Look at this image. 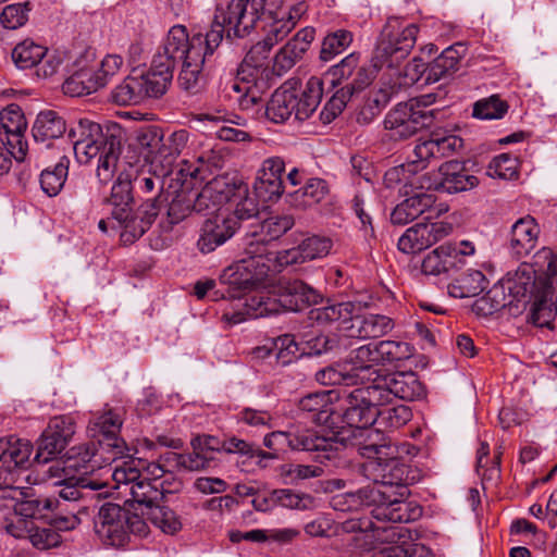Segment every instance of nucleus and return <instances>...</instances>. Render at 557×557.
Segmentation results:
<instances>
[{
	"mask_svg": "<svg viewBox=\"0 0 557 557\" xmlns=\"http://www.w3.org/2000/svg\"><path fill=\"white\" fill-rule=\"evenodd\" d=\"M25 496L26 498L16 500L13 511L27 520L45 517V511L50 510L54 504L53 499L48 497H33L28 493Z\"/></svg>",
	"mask_w": 557,
	"mask_h": 557,
	"instance_id": "56",
	"label": "nucleus"
},
{
	"mask_svg": "<svg viewBox=\"0 0 557 557\" xmlns=\"http://www.w3.org/2000/svg\"><path fill=\"white\" fill-rule=\"evenodd\" d=\"M333 392H318L308 394L298 403V409L307 414L312 422L335 428V408L332 401Z\"/></svg>",
	"mask_w": 557,
	"mask_h": 557,
	"instance_id": "31",
	"label": "nucleus"
},
{
	"mask_svg": "<svg viewBox=\"0 0 557 557\" xmlns=\"http://www.w3.org/2000/svg\"><path fill=\"white\" fill-rule=\"evenodd\" d=\"M269 0H220L210 30L203 35L210 51H215L223 40L245 37L264 15Z\"/></svg>",
	"mask_w": 557,
	"mask_h": 557,
	"instance_id": "5",
	"label": "nucleus"
},
{
	"mask_svg": "<svg viewBox=\"0 0 557 557\" xmlns=\"http://www.w3.org/2000/svg\"><path fill=\"white\" fill-rule=\"evenodd\" d=\"M380 406L384 405L372 383L355 388L346 395L341 412L335 410V425L342 419L347 426H342L332 436H326L334 444V458L337 457L339 446H350L359 451L362 446L358 444L359 442L362 443L370 432H380L370 428L380 417Z\"/></svg>",
	"mask_w": 557,
	"mask_h": 557,
	"instance_id": "3",
	"label": "nucleus"
},
{
	"mask_svg": "<svg viewBox=\"0 0 557 557\" xmlns=\"http://www.w3.org/2000/svg\"><path fill=\"white\" fill-rule=\"evenodd\" d=\"M540 226L535 219L525 215L517 220L507 236L508 249L517 259L528 256L536 247Z\"/></svg>",
	"mask_w": 557,
	"mask_h": 557,
	"instance_id": "28",
	"label": "nucleus"
},
{
	"mask_svg": "<svg viewBox=\"0 0 557 557\" xmlns=\"http://www.w3.org/2000/svg\"><path fill=\"white\" fill-rule=\"evenodd\" d=\"M391 94L386 89H377L368 96L357 114V121L361 124H370L387 106Z\"/></svg>",
	"mask_w": 557,
	"mask_h": 557,
	"instance_id": "55",
	"label": "nucleus"
},
{
	"mask_svg": "<svg viewBox=\"0 0 557 557\" xmlns=\"http://www.w3.org/2000/svg\"><path fill=\"white\" fill-rule=\"evenodd\" d=\"M311 351L315 355H321L327 351L348 349L351 345L348 341L347 333L337 334H321L308 341Z\"/></svg>",
	"mask_w": 557,
	"mask_h": 557,
	"instance_id": "63",
	"label": "nucleus"
},
{
	"mask_svg": "<svg viewBox=\"0 0 557 557\" xmlns=\"http://www.w3.org/2000/svg\"><path fill=\"white\" fill-rule=\"evenodd\" d=\"M362 441L361 450L358 451L367 458L362 463V471L374 483L373 486L366 488H382L389 493L399 492V495H408V469L397 458V447L382 432H370Z\"/></svg>",
	"mask_w": 557,
	"mask_h": 557,
	"instance_id": "4",
	"label": "nucleus"
},
{
	"mask_svg": "<svg viewBox=\"0 0 557 557\" xmlns=\"http://www.w3.org/2000/svg\"><path fill=\"white\" fill-rule=\"evenodd\" d=\"M406 496L382 488H360L355 493H346L343 497L349 510L360 506H374L372 515L376 520L407 523L419 519L422 508L413 502H408Z\"/></svg>",
	"mask_w": 557,
	"mask_h": 557,
	"instance_id": "8",
	"label": "nucleus"
},
{
	"mask_svg": "<svg viewBox=\"0 0 557 557\" xmlns=\"http://www.w3.org/2000/svg\"><path fill=\"white\" fill-rule=\"evenodd\" d=\"M238 227L237 221L218 212L213 218L206 220L201 227L200 237L197 246L202 253H209L216 247L223 245L230 239Z\"/></svg>",
	"mask_w": 557,
	"mask_h": 557,
	"instance_id": "27",
	"label": "nucleus"
},
{
	"mask_svg": "<svg viewBox=\"0 0 557 557\" xmlns=\"http://www.w3.org/2000/svg\"><path fill=\"white\" fill-rule=\"evenodd\" d=\"M271 49L272 48L268 47L263 40L253 45L240 64L239 75L246 78V74H248L252 81H257L261 75V70L265 64Z\"/></svg>",
	"mask_w": 557,
	"mask_h": 557,
	"instance_id": "50",
	"label": "nucleus"
},
{
	"mask_svg": "<svg viewBox=\"0 0 557 557\" xmlns=\"http://www.w3.org/2000/svg\"><path fill=\"white\" fill-rule=\"evenodd\" d=\"M76 433V421L70 414L55 416L50 419L44 431L34 460L48 462L72 442Z\"/></svg>",
	"mask_w": 557,
	"mask_h": 557,
	"instance_id": "18",
	"label": "nucleus"
},
{
	"mask_svg": "<svg viewBox=\"0 0 557 557\" xmlns=\"http://www.w3.org/2000/svg\"><path fill=\"white\" fill-rule=\"evenodd\" d=\"M355 306L351 302L331 304L313 308L309 311V319L321 325L337 322L339 331L345 333V326L349 325Z\"/></svg>",
	"mask_w": 557,
	"mask_h": 557,
	"instance_id": "40",
	"label": "nucleus"
},
{
	"mask_svg": "<svg viewBox=\"0 0 557 557\" xmlns=\"http://www.w3.org/2000/svg\"><path fill=\"white\" fill-rule=\"evenodd\" d=\"M453 227L445 222L417 223L406 230L398 239V249L405 253H417L435 245L450 234Z\"/></svg>",
	"mask_w": 557,
	"mask_h": 557,
	"instance_id": "25",
	"label": "nucleus"
},
{
	"mask_svg": "<svg viewBox=\"0 0 557 557\" xmlns=\"http://www.w3.org/2000/svg\"><path fill=\"white\" fill-rule=\"evenodd\" d=\"M329 194V187L322 178H310L306 184L292 191H287V201L294 207L306 208L322 201Z\"/></svg>",
	"mask_w": 557,
	"mask_h": 557,
	"instance_id": "44",
	"label": "nucleus"
},
{
	"mask_svg": "<svg viewBox=\"0 0 557 557\" xmlns=\"http://www.w3.org/2000/svg\"><path fill=\"white\" fill-rule=\"evenodd\" d=\"M420 170H422L421 164L417 158L406 164L394 166L385 172L383 177L384 185L387 188H395L398 184H404L400 193L403 195H408L409 188H413V186L420 184L419 182H424L426 178H430L428 174L411 177V175L416 174Z\"/></svg>",
	"mask_w": 557,
	"mask_h": 557,
	"instance_id": "41",
	"label": "nucleus"
},
{
	"mask_svg": "<svg viewBox=\"0 0 557 557\" xmlns=\"http://www.w3.org/2000/svg\"><path fill=\"white\" fill-rule=\"evenodd\" d=\"M280 313V304L276 302L274 288L271 292L252 290L238 297L234 311L224 312L223 319L232 325L244 322L246 319H258Z\"/></svg>",
	"mask_w": 557,
	"mask_h": 557,
	"instance_id": "21",
	"label": "nucleus"
},
{
	"mask_svg": "<svg viewBox=\"0 0 557 557\" xmlns=\"http://www.w3.org/2000/svg\"><path fill=\"white\" fill-rule=\"evenodd\" d=\"M263 444L276 456L293 449L313 453L314 459L321 463L334 459L332 441L313 430H301L296 433L275 431L264 436Z\"/></svg>",
	"mask_w": 557,
	"mask_h": 557,
	"instance_id": "13",
	"label": "nucleus"
},
{
	"mask_svg": "<svg viewBox=\"0 0 557 557\" xmlns=\"http://www.w3.org/2000/svg\"><path fill=\"white\" fill-rule=\"evenodd\" d=\"M33 445L27 440L10 436L0 438V488L11 484L9 476L16 469H26L30 465Z\"/></svg>",
	"mask_w": 557,
	"mask_h": 557,
	"instance_id": "26",
	"label": "nucleus"
},
{
	"mask_svg": "<svg viewBox=\"0 0 557 557\" xmlns=\"http://www.w3.org/2000/svg\"><path fill=\"white\" fill-rule=\"evenodd\" d=\"M466 46L457 42L443 50V52L430 63L426 84L436 83L446 76L451 75L459 69L462 55L466 53Z\"/></svg>",
	"mask_w": 557,
	"mask_h": 557,
	"instance_id": "37",
	"label": "nucleus"
},
{
	"mask_svg": "<svg viewBox=\"0 0 557 557\" xmlns=\"http://www.w3.org/2000/svg\"><path fill=\"white\" fill-rule=\"evenodd\" d=\"M352 39V33L346 29H337L327 34L322 41L320 59L324 62L333 60L350 46Z\"/></svg>",
	"mask_w": 557,
	"mask_h": 557,
	"instance_id": "52",
	"label": "nucleus"
},
{
	"mask_svg": "<svg viewBox=\"0 0 557 557\" xmlns=\"http://www.w3.org/2000/svg\"><path fill=\"white\" fill-rule=\"evenodd\" d=\"M247 185L236 175L222 174L209 181L202 189L193 190L194 211L197 213L220 212L221 206L232 201L234 195H244Z\"/></svg>",
	"mask_w": 557,
	"mask_h": 557,
	"instance_id": "14",
	"label": "nucleus"
},
{
	"mask_svg": "<svg viewBox=\"0 0 557 557\" xmlns=\"http://www.w3.org/2000/svg\"><path fill=\"white\" fill-rule=\"evenodd\" d=\"M134 461H124L121 466H116L112 471V479L116 487L124 485L128 487V492L135 503L144 505L148 508L159 504L166 494L176 493L182 488V482L173 479L156 483L133 466Z\"/></svg>",
	"mask_w": 557,
	"mask_h": 557,
	"instance_id": "10",
	"label": "nucleus"
},
{
	"mask_svg": "<svg viewBox=\"0 0 557 557\" xmlns=\"http://www.w3.org/2000/svg\"><path fill=\"white\" fill-rule=\"evenodd\" d=\"M169 171H161L160 166H150V172L144 175H133L137 188L144 194H151L158 191L154 197L162 196V201L159 203L160 209L169 201V196L163 191L164 178L170 175Z\"/></svg>",
	"mask_w": 557,
	"mask_h": 557,
	"instance_id": "48",
	"label": "nucleus"
},
{
	"mask_svg": "<svg viewBox=\"0 0 557 557\" xmlns=\"http://www.w3.org/2000/svg\"><path fill=\"white\" fill-rule=\"evenodd\" d=\"M270 22L265 25V35L262 39L268 47L273 48L283 40L294 28L293 23L285 20V14L278 16L277 12L267 13Z\"/></svg>",
	"mask_w": 557,
	"mask_h": 557,
	"instance_id": "59",
	"label": "nucleus"
},
{
	"mask_svg": "<svg viewBox=\"0 0 557 557\" xmlns=\"http://www.w3.org/2000/svg\"><path fill=\"white\" fill-rule=\"evenodd\" d=\"M176 47L170 42H164L157 53L153 55L149 71L138 76L139 84L143 89L144 99L159 98L165 94L173 78V61L171 53H178ZM172 57V59H174Z\"/></svg>",
	"mask_w": 557,
	"mask_h": 557,
	"instance_id": "17",
	"label": "nucleus"
},
{
	"mask_svg": "<svg viewBox=\"0 0 557 557\" xmlns=\"http://www.w3.org/2000/svg\"><path fill=\"white\" fill-rule=\"evenodd\" d=\"M180 51L175 53L173 61V70L178 62H182V70L178 75L180 87L188 94H197L203 86L202 70L206 63L211 62L214 51H210L208 42L202 34H196L191 38L188 37L186 27L183 25H174L168 33L164 42H170ZM169 57H174L171 53Z\"/></svg>",
	"mask_w": 557,
	"mask_h": 557,
	"instance_id": "6",
	"label": "nucleus"
},
{
	"mask_svg": "<svg viewBox=\"0 0 557 557\" xmlns=\"http://www.w3.org/2000/svg\"><path fill=\"white\" fill-rule=\"evenodd\" d=\"M456 256L451 244L445 243L424 257L421 265L422 272L428 275H440L459 269Z\"/></svg>",
	"mask_w": 557,
	"mask_h": 557,
	"instance_id": "42",
	"label": "nucleus"
},
{
	"mask_svg": "<svg viewBox=\"0 0 557 557\" xmlns=\"http://www.w3.org/2000/svg\"><path fill=\"white\" fill-rule=\"evenodd\" d=\"M462 146L463 140L456 135L440 137L433 134L430 139L416 145L413 154L421 164V169H424L425 162L431 158H447L460 150Z\"/></svg>",
	"mask_w": 557,
	"mask_h": 557,
	"instance_id": "34",
	"label": "nucleus"
},
{
	"mask_svg": "<svg viewBox=\"0 0 557 557\" xmlns=\"http://www.w3.org/2000/svg\"><path fill=\"white\" fill-rule=\"evenodd\" d=\"M66 131L64 119L55 111H41L33 125V136L36 141L46 143L61 137Z\"/></svg>",
	"mask_w": 557,
	"mask_h": 557,
	"instance_id": "43",
	"label": "nucleus"
},
{
	"mask_svg": "<svg viewBox=\"0 0 557 557\" xmlns=\"http://www.w3.org/2000/svg\"><path fill=\"white\" fill-rule=\"evenodd\" d=\"M162 134L163 129L156 125L139 127L135 133V140L150 166H152V157L159 148Z\"/></svg>",
	"mask_w": 557,
	"mask_h": 557,
	"instance_id": "57",
	"label": "nucleus"
},
{
	"mask_svg": "<svg viewBox=\"0 0 557 557\" xmlns=\"http://www.w3.org/2000/svg\"><path fill=\"white\" fill-rule=\"evenodd\" d=\"M281 311H300L322 301V294L300 280L282 277L273 286Z\"/></svg>",
	"mask_w": 557,
	"mask_h": 557,
	"instance_id": "23",
	"label": "nucleus"
},
{
	"mask_svg": "<svg viewBox=\"0 0 557 557\" xmlns=\"http://www.w3.org/2000/svg\"><path fill=\"white\" fill-rule=\"evenodd\" d=\"M108 453L96 447L94 443L82 444L70 448L61 461H57L49 468V472L73 473L84 476L101 468L102 463H111L107 460Z\"/></svg>",
	"mask_w": 557,
	"mask_h": 557,
	"instance_id": "20",
	"label": "nucleus"
},
{
	"mask_svg": "<svg viewBox=\"0 0 557 557\" xmlns=\"http://www.w3.org/2000/svg\"><path fill=\"white\" fill-rule=\"evenodd\" d=\"M148 519L153 525L166 534H174L181 530L182 523L176 513L166 506L157 504L147 512Z\"/></svg>",
	"mask_w": 557,
	"mask_h": 557,
	"instance_id": "58",
	"label": "nucleus"
},
{
	"mask_svg": "<svg viewBox=\"0 0 557 557\" xmlns=\"http://www.w3.org/2000/svg\"><path fill=\"white\" fill-rule=\"evenodd\" d=\"M51 476H58L60 480L55 485H61L62 488L59 495L62 499L69 502H77L86 497V491H98L104 487V484L98 481L90 480L85 476H76L69 473L50 472Z\"/></svg>",
	"mask_w": 557,
	"mask_h": 557,
	"instance_id": "38",
	"label": "nucleus"
},
{
	"mask_svg": "<svg viewBox=\"0 0 557 557\" xmlns=\"http://www.w3.org/2000/svg\"><path fill=\"white\" fill-rule=\"evenodd\" d=\"M417 24L404 25L398 17H391L384 25L375 51V67H394L406 59L417 41Z\"/></svg>",
	"mask_w": 557,
	"mask_h": 557,
	"instance_id": "11",
	"label": "nucleus"
},
{
	"mask_svg": "<svg viewBox=\"0 0 557 557\" xmlns=\"http://www.w3.org/2000/svg\"><path fill=\"white\" fill-rule=\"evenodd\" d=\"M271 49L272 48L268 47L263 40L253 45L240 64L239 75L246 78V74H248L252 81H257L261 75V70L265 64Z\"/></svg>",
	"mask_w": 557,
	"mask_h": 557,
	"instance_id": "49",
	"label": "nucleus"
},
{
	"mask_svg": "<svg viewBox=\"0 0 557 557\" xmlns=\"http://www.w3.org/2000/svg\"><path fill=\"white\" fill-rule=\"evenodd\" d=\"M433 100V95H425L397 103L384 119L385 129L389 131L394 138L407 139L419 131L430 127L434 121V111L429 110L428 107Z\"/></svg>",
	"mask_w": 557,
	"mask_h": 557,
	"instance_id": "12",
	"label": "nucleus"
},
{
	"mask_svg": "<svg viewBox=\"0 0 557 557\" xmlns=\"http://www.w3.org/2000/svg\"><path fill=\"white\" fill-rule=\"evenodd\" d=\"M27 122L17 104H10L0 113V141L10 147V153L13 158L22 162L27 152V143L24 140V134Z\"/></svg>",
	"mask_w": 557,
	"mask_h": 557,
	"instance_id": "24",
	"label": "nucleus"
},
{
	"mask_svg": "<svg viewBox=\"0 0 557 557\" xmlns=\"http://www.w3.org/2000/svg\"><path fill=\"white\" fill-rule=\"evenodd\" d=\"M48 52L47 48L36 44L32 39H25L18 42L11 52V58L15 66L20 70L35 67Z\"/></svg>",
	"mask_w": 557,
	"mask_h": 557,
	"instance_id": "46",
	"label": "nucleus"
},
{
	"mask_svg": "<svg viewBox=\"0 0 557 557\" xmlns=\"http://www.w3.org/2000/svg\"><path fill=\"white\" fill-rule=\"evenodd\" d=\"M285 171V162L281 157H271L262 162L259 171L256 190L264 200L278 199L285 191L282 175Z\"/></svg>",
	"mask_w": 557,
	"mask_h": 557,
	"instance_id": "30",
	"label": "nucleus"
},
{
	"mask_svg": "<svg viewBox=\"0 0 557 557\" xmlns=\"http://www.w3.org/2000/svg\"><path fill=\"white\" fill-rule=\"evenodd\" d=\"M189 139V133L186 129H177L168 136L162 134L158 150L152 157V166H160L161 171L172 173L173 168L186 148Z\"/></svg>",
	"mask_w": 557,
	"mask_h": 557,
	"instance_id": "33",
	"label": "nucleus"
},
{
	"mask_svg": "<svg viewBox=\"0 0 557 557\" xmlns=\"http://www.w3.org/2000/svg\"><path fill=\"white\" fill-rule=\"evenodd\" d=\"M371 383L383 405L391 404L395 398L406 401L420 400L426 395L424 384L412 371L376 374Z\"/></svg>",
	"mask_w": 557,
	"mask_h": 557,
	"instance_id": "15",
	"label": "nucleus"
},
{
	"mask_svg": "<svg viewBox=\"0 0 557 557\" xmlns=\"http://www.w3.org/2000/svg\"><path fill=\"white\" fill-rule=\"evenodd\" d=\"M69 136L73 140L77 161L87 164L97 158V177L101 184H108L117 169L122 148V129L114 126L103 132L100 124L82 119L70 129Z\"/></svg>",
	"mask_w": 557,
	"mask_h": 557,
	"instance_id": "2",
	"label": "nucleus"
},
{
	"mask_svg": "<svg viewBox=\"0 0 557 557\" xmlns=\"http://www.w3.org/2000/svg\"><path fill=\"white\" fill-rule=\"evenodd\" d=\"M30 11L32 4L29 1L8 4L2 9L0 23L7 29H17L28 21Z\"/></svg>",
	"mask_w": 557,
	"mask_h": 557,
	"instance_id": "62",
	"label": "nucleus"
},
{
	"mask_svg": "<svg viewBox=\"0 0 557 557\" xmlns=\"http://www.w3.org/2000/svg\"><path fill=\"white\" fill-rule=\"evenodd\" d=\"M508 103L494 95L476 101L473 106V116L481 120H499L508 111Z\"/></svg>",
	"mask_w": 557,
	"mask_h": 557,
	"instance_id": "61",
	"label": "nucleus"
},
{
	"mask_svg": "<svg viewBox=\"0 0 557 557\" xmlns=\"http://www.w3.org/2000/svg\"><path fill=\"white\" fill-rule=\"evenodd\" d=\"M394 329V322L384 314L354 315L349 325L345 326L348 341L350 338H379Z\"/></svg>",
	"mask_w": 557,
	"mask_h": 557,
	"instance_id": "32",
	"label": "nucleus"
},
{
	"mask_svg": "<svg viewBox=\"0 0 557 557\" xmlns=\"http://www.w3.org/2000/svg\"><path fill=\"white\" fill-rule=\"evenodd\" d=\"M112 207V219L126 218L125 210L132 209L133 196V169L119 173L111 188V195L104 199Z\"/></svg>",
	"mask_w": 557,
	"mask_h": 557,
	"instance_id": "35",
	"label": "nucleus"
},
{
	"mask_svg": "<svg viewBox=\"0 0 557 557\" xmlns=\"http://www.w3.org/2000/svg\"><path fill=\"white\" fill-rule=\"evenodd\" d=\"M302 57L304 53L301 49L296 48L294 44L287 41L274 57L272 66L273 73L277 76L285 75Z\"/></svg>",
	"mask_w": 557,
	"mask_h": 557,
	"instance_id": "64",
	"label": "nucleus"
},
{
	"mask_svg": "<svg viewBox=\"0 0 557 557\" xmlns=\"http://www.w3.org/2000/svg\"><path fill=\"white\" fill-rule=\"evenodd\" d=\"M430 178L419 182L422 188L457 194L470 190L479 185V178L469 174L463 163L451 160L444 162L437 171L426 173Z\"/></svg>",
	"mask_w": 557,
	"mask_h": 557,
	"instance_id": "19",
	"label": "nucleus"
},
{
	"mask_svg": "<svg viewBox=\"0 0 557 557\" xmlns=\"http://www.w3.org/2000/svg\"><path fill=\"white\" fill-rule=\"evenodd\" d=\"M424 189L421 184L408 189V195H405L406 198L391 213L393 224L405 225L432 208L435 196L424 191Z\"/></svg>",
	"mask_w": 557,
	"mask_h": 557,
	"instance_id": "29",
	"label": "nucleus"
},
{
	"mask_svg": "<svg viewBox=\"0 0 557 557\" xmlns=\"http://www.w3.org/2000/svg\"><path fill=\"white\" fill-rule=\"evenodd\" d=\"M295 224L290 214H275L263 220L259 232L255 231L245 237V252L243 259L227 267L221 274V282L234 289H253L268 276L270 267L264 262L267 245L276 240L288 232Z\"/></svg>",
	"mask_w": 557,
	"mask_h": 557,
	"instance_id": "1",
	"label": "nucleus"
},
{
	"mask_svg": "<svg viewBox=\"0 0 557 557\" xmlns=\"http://www.w3.org/2000/svg\"><path fill=\"white\" fill-rule=\"evenodd\" d=\"M162 196L152 197L143 202L135 211L125 210L126 218L114 219L121 227L120 238L124 245L139 239L152 225L160 212Z\"/></svg>",
	"mask_w": 557,
	"mask_h": 557,
	"instance_id": "22",
	"label": "nucleus"
},
{
	"mask_svg": "<svg viewBox=\"0 0 557 557\" xmlns=\"http://www.w3.org/2000/svg\"><path fill=\"white\" fill-rule=\"evenodd\" d=\"M122 424V412L117 409H108L89 422L88 432L100 449L108 453L107 460L123 458L129 451L125 441L119 437Z\"/></svg>",
	"mask_w": 557,
	"mask_h": 557,
	"instance_id": "16",
	"label": "nucleus"
},
{
	"mask_svg": "<svg viewBox=\"0 0 557 557\" xmlns=\"http://www.w3.org/2000/svg\"><path fill=\"white\" fill-rule=\"evenodd\" d=\"M557 306L547 299L545 295L536 297L529 315V321L539 327H550L552 322L556 318Z\"/></svg>",
	"mask_w": 557,
	"mask_h": 557,
	"instance_id": "60",
	"label": "nucleus"
},
{
	"mask_svg": "<svg viewBox=\"0 0 557 557\" xmlns=\"http://www.w3.org/2000/svg\"><path fill=\"white\" fill-rule=\"evenodd\" d=\"M299 82L289 79L277 88L265 108L267 117L274 123H284L293 114L298 121L309 119L317 110L323 96V81L311 76L302 90Z\"/></svg>",
	"mask_w": 557,
	"mask_h": 557,
	"instance_id": "7",
	"label": "nucleus"
},
{
	"mask_svg": "<svg viewBox=\"0 0 557 557\" xmlns=\"http://www.w3.org/2000/svg\"><path fill=\"white\" fill-rule=\"evenodd\" d=\"M70 160L62 157L53 168L45 169L40 174V186L49 197L57 196L64 186L69 173Z\"/></svg>",
	"mask_w": 557,
	"mask_h": 557,
	"instance_id": "47",
	"label": "nucleus"
},
{
	"mask_svg": "<svg viewBox=\"0 0 557 557\" xmlns=\"http://www.w3.org/2000/svg\"><path fill=\"white\" fill-rule=\"evenodd\" d=\"M347 363L351 366L354 375L367 380L370 384L373 375L382 374L374 367L380 366L375 344L369 343L352 349L347 356Z\"/></svg>",
	"mask_w": 557,
	"mask_h": 557,
	"instance_id": "36",
	"label": "nucleus"
},
{
	"mask_svg": "<svg viewBox=\"0 0 557 557\" xmlns=\"http://www.w3.org/2000/svg\"><path fill=\"white\" fill-rule=\"evenodd\" d=\"M488 285L485 275L479 270H469L454 283L448 285V294L455 298L474 297Z\"/></svg>",
	"mask_w": 557,
	"mask_h": 557,
	"instance_id": "45",
	"label": "nucleus"
},
{
	"mask_svg": "<svg viewBox=\"0 0 557 557\" xmlns=\"http://www.w3.org/2000/svg\"><path fill=\"white\" fill-rule=\"evenodd\" d=\"M94 529L103 544L114 547L123 546L131 533L148 534V524L140 516L114 503H106L99 508Z\"/></svg>",
	"mask_w": 557,
	"mask_h": 557,
	"instance_id": "9",
	"label": "nucleus"
},
{
	"mask_svg": "<svg viewBox=\"0 0 557 557\" xmlns=\"http://www.w3.org/2000/svg\"><path fill=\"white\" fill-rule=\"evenodd\" d=\"M101 79L96 77V69L83 66L75 70L63 83L62 90L71 97H82L100 89Z\"/></svg>",
	"mask_w": 557,
	"mask_h": 557,
	"instance_id": "39",
	"label": "nucleus"
},
{
	"mask_svg": "<svg viewBox=\"0 0 557 557\" xmlns=\"http://www.w3.org/2000/svg\"><path fill=\"white\" fill-rule=\"evenodd\" d=\"M375 346L380 364L407 360L413 355V347L406 342L381 341Z\"/></svg>",
	"mask_w": 557,
	"mask_h": 557,
	"instance_id": "53",
	"label": "nucleus"
},
{
	"mask_svg": "<svg viewBox=\"0 0 557 557\" xmlns=\"http://www.w3.org/2000/svg\"><path fill=\"white\" fill-rule=\"evenodd\" d=\"M165 203H168L170 223H180L194 211L193 189L183 185L181 189L175 191L172 199Z\"/></svg>",
	"mask_w": 557,
	"mask_h": 557,
	"instance_id": "51",
	"label": "nucleus"
},
{
	"mask_svg": "<svg viewBox=\"0 0 557 557\" xmlns=\"http://www.w3.org/2000/svg\"><path fill=\"white\" fill-rule=\"evenodd\" d=\"M112 100L119 106L138 104L144 100L138 76L129 75L111 94Z\"/></svg>",
	"mask_w": 557,
	"mask_h": 557,
	"instance_id": "54",
	"label": "nucleus"
}]
</instances>
